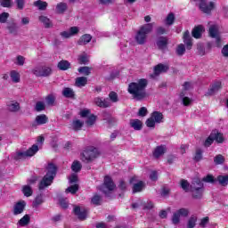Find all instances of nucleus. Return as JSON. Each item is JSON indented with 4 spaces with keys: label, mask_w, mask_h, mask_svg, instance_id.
<instances>
[{
    "label": "nucleus",
    "mask_w": 228,
    "mask_h": 228,
    "mask_svg": "<svg viewBox=\"0 0 228 228\" xmlns=\"http://www.w3.org/2000/svg\"><path fill=\"white\" fill-rule=\"evenodd\" d=\"M149 80L147 78H141L137 82H132L128 85V94L132 95L135 101H143L147 97V86Z\"/></svg>",
    "instance_id": "1"
},
{
    "label": "nucleus",
    "mask_w": 228,
    "mask_h": 228,
    "mask_svg": "<svg viewBox=\"0 0 228 228\" xmlns=\"http://www.w3.org/2000/svg\"><path fill=\"white\" fill-rule=\"evenodd\" d=\"M55 176H56V166H54V164H48L47 173L39 183V185H38L39 190H45L47 186H51V184H53V181H54Z\"/></svg>",
    "instance_id": "2"
},
{
    "label": "nucleus",
    "mask_w": 228,
    "mask_h": 228,
    "mask_svg": "<svg viewBox=\"0 0 228 228\" xmlns=\"http://www.w3.org/2000/svg\"><path fill=\"white\" fill-rule=\"evenodd\" d=\"M154 29V23H147L140 27L139 30L135 35V40L140 45H143L147 42V35L152 33Z\"/></svg>",
    "instance_id": "3"
},
{
    "label": "nucleus",
    "mask_w": 228,
    "mask_h": 228,
    "mask_svg": "<svg viewBox=\"0 0 228 228\" xmlns=\"http://www.w3.org/2000/svg\"><path fill=\"white\" fill-rule=\"evenodd\" d=\"M111 102H118V94L116 92H110L109 94V99L102 100L101 97L94 98V104L98 108H111Z\"/></svg>",
    "instance_id": "4"
},
{
    "label": "nucleus",
    "mask_w": 228,
    "mask_h": 228,
    "mask_svg": "<svg viewBox=\"0 0 228 228\" xmlns=\"http://www.w3.org/2000/svg\"><path fill=\"white\" fill-rule=\"evenodd\" d=\"M101 155L99 150L94 146L86 148L81 154V160L84 163H92L94 159H97V157Z\"/></svg>",
    "instance_id": "5"
},
{
    "label": "nucleus",
    "mask_w": 228,
    "mask_h": 228,
    "mask_svg": "<svg viewBox=\"0 0 228 228\" xmlns=\"http://www.w3.org/2000/svg\"><path fill=\"white\" fill-rule=\"evenodd\" d=\"M190 190L194 199H201L204 193V183L200 178H194L190 185Z\"/></svg>",
    "instance_id": "6"
},
{
    "label": "nucleus",
    "mask_w": 228,
    "mask_h": 228,
    "mask_svg": "<svg viewBox=\"0 0 228 228\" xmlns=\"http://www.w3.org/2000/svg\"><path fill=\"white\" fill-rule=\"evenodd\" d=\"M38 152V145L33 144L31 148L26 151H17L14 155V159H26V158H31Z\"/></svg>",
    "instance_id": "7"
},
{
    "label": "nucleus",
    "mask_w": 228,
    "mask_h": 228,
    "mask_svg": "<svg viewBox=\"0 0 228 228\" xmlns=\"http://www.w3.org/2000/svg\"><path fill=\"white\" fill-rule=\"evenodd\" d=\"M53 69L47 66H37L32 69L31 73L37 77H47V76H51Z\"/></svg>",
    "instance_id": "8"
},
{
    "label": "nucleus",
    "mask_w": 228,
    "mask_h": 228,
    "mask_svg": "<svg viewBox=\"0 0 228 228\" xmlns=\"http://www.w3.org/2000/svg\"><path fill=\"white\" fill-rule=\"evenodd\" d=\"M209 37L211 38H216V43L217 47L222 46V39L220 38V32L218 31V26L212 25L208 29Z\"/></svg>",
    "instance_id": "9"
},
{
    "label": "nucleus",
    "mask_w": 228,
    "mask_h": 228,
    "mask_svg": "<svg viewBox=\"0 0 228 228\" xmlns=\"http://www.w3.org/2000/svg\"><path fill=\"white\" fill-rule=\"evenodd\" d=\"M115 190V183H113V180L110 176L104 177V183L100 187V191L103 193H107V191H113Z\"/></svg>",
    "instance_id": "10"
},
{
    "label": "nucleus",
    "mask_w": 228,
    "mask_h": 228,
    "mask_svg": "<svg viewBox=\"0 0 228 228\" xmlns=\"http://www.w3.org/2000/svg\"><path fill=\"white\" fill-rule=\"evenodd\" d=\"M74 213L76 216H77L78 220H86V216H88V208L75 207Z\"/></svg>",
    "instance_id": "11"
},
{
    "label": "nucleus",
    "mask_w": 228,
    "mask_h": 228,
    "mask_svg": "<svg viewBox=\"0 0 228 228\" xmlns=\"http://www.w3.org/2000/svg\"><path fill=\"white\" fill-rule=\"evenodd\" d=\"M183 43L186 45V48L190 51L193 47V42L191 41V36H190V31H185L183 33Z\"/></svg>",
    "instance_id": "12"
},
{
    "label": "nucleus",
    "mask_w": 228,
    "mask_h": 228,
    "mask_svg": "<svg viewBox=\"0 0 228 228\" xmlns=\"http://www.w3.org/2000/svg\"><path fill=\"white\" fill-rule=\"evenodd\" d=\"M39 22H41V24H43L44 28H45L46 29L53 28L54 26L53 20L47 18V16H39Z\"/></svg>",
    "instance_id": "13"
},
{
    "label": "nucleus",
    "mask_w": 228,
    "mask_h": 228,
    "mask_svg": "<svg viewBox=\"0 0 228 228\" xmlns=\"http://www.w3.org/2000/svg\"><path fill=\"white\" fill-rule=\"evenodd\" d=\"M168 45V38L165 37H159L157 39V46L159 49L163 51V49H167V46Z\"/></svg>",
    "instance_id": "14"
},
{
    "label": "nucleus",
    "mask_w": 228,
    "mask_h": 228,
    "mask_svg": "<svg viewBox=\"0 0 228 228\" xmlns=\"http://www.w3.org/2000/svg\"><path fill=\"white\" fill-rule=\"evenodd\" d=\"M24 208H26L25 201L16 203L13 208V215H20L24 211Z\"/></svg>",
    "instance_id": "15"
},
{
    "label": "nucleus",
    "mask_w": 228,
    "mask_h": 228,
    "mask_svg": "<svg viewBox=\"0 0 228 228\" xmlns=\"http://www.w3.org/2000/svg\"><path fill=\"white\" fill-rule=\"evenodd\" d=\"M88 85V77H78L75 80V86L77 88H83V86H86Z\"/></svg>",
    "instance_id": "16"
},
{
    "label": "nucleus",
    "mask_w": 228,
    "mask_h": 228,
    "mask_svg": "<svg viewBox=\"0 0 228 228\" xmlns=\"http://www.w3.org/2000/svg\"><path fill=\"white\" fill-rule=\"evenodd\" d=\"M168 65H164L162 63L158 64L154 68V74L155 76H159V74H162V72H167L168 71Z\"/></svg>",
    "instance_id": "17"
},
{
    "label": "nucleus",
    "mask_w": 228,
    "mask_h": 228,
    "mask_svg": "<svg viewBox=\"0 0 228 228\" xmlns=\"http://www.w3.org/2000/svg\"><path fill=\"white\" fill-rule=\"evenodd\" d=\"M130 126H132L134 131H142L143 123L140 119H130Z\"/></svg>",
    "instance_id": "18"
},
{
    "label": "nucleus",
    "mask_w": 228,
    "mask_h": 228,
    "mask_svg": "<svg viewBox=\"0 0 228 228\" xmlns=\"http://www.w3.org/2000/svg\"><path fill=\"white\" fill-rule=\"evenodd\" d=\"M165 152H167L166 145L157 146L153 151V156L154 158H160V156H163Z\"/></svg>",
    "instance_id": "19"
},
{
    "label": "nucleus",
    "mask_w": 228,
    "mask_h": 228,
    "mask_svg": "<svg viewBox=\"0 0 228 228\" xmlns=\"http://www.w3.org/2000/svg\"><path fill=\"white\" fill-rule=\"evenodd\" d=\"M204 33V26L199 25L192 29L191 35L194 38H200Z\"/></svg>",
    "instance_id": "20"
},
{
    "label": "nucleus",
    "mask_w": 228,
    "mask_h": 228,
    "mask_svg": "<svg viewBox=\"0 0 228 228\" xmlns=\"http://www.w3.org/2000/svg\"><path fill=\"white\" fill-rule=\"evenodd\" d=\"M220 88H222V82L216 81L207 93V95H214L216 92H218V90H220Z\"/></svg>",
    "instance_id": "21"
},
{
    "label": "nucleus",
    "mask_w": 228,
    "mask_h": 228,
    "mask_svg": "<svg viewBox=\"0 0 228 228\" xmlns=\"http://www.w3.org/2000/svg\"><path fill=\"white\" fill-rule=\"evenodd\" d=\"M35 122L37 126H44V124L49 122V118H47L45 114H41L36 117Z\"/></svg>",
    "instance_id": "22"
},
{
    "label": "nucleus",
    "mask_w": 228,
    "mask_h": 228,
    "mask_svg": "<svg viewBox=\"0 0 228 228\" xmlns=\"http://www.w3.org/2000/svg\"><path fill=\"white\" fill-rule=\"evenodd\" d=\"M62 95L63 97H66V99H74V97H76V93L72 88L64 87L62 90Z\"/></svg>",
    "instance_id": "23"
},
{
    "label": "nucleus",
    "mask_w": 228,
    "mask_h": 228,
    "mask_svg": "<svg viewBox=\"0 0 228 228\" xmlns=\"http://www.w3.org/2000/svg\"><path fill=\"white\" fill-rule=\"evenodd\" d=\"M92 42V35L85 34L78 40V45H86Z\"/></svg>",
    "instance_id": "24"
},
{
    "label": "nucleus",
    "mask_w": 228,
    "mask_h": 228,
    "mask_svg": "<svg viewBox=\"0 0 228 228\" xmlns=\"http://www.w3.org/2000/svg\"><path fill=\"white\" fill-rule=\"evenodd\" d=\"M9 111H12V113H17L20 110V103L18 102H12L8 105Z\"/></svg>",
    "instance_id": "25"
},
{
    "label": "nucleus",
    "mask_w": 228,
    "mask_h": 228,
    "mask_svg": "<svg viewBox=\"0 0 228 228\" xmlns=\"http://www.w3.org/2000/svg\"><path fill=\"white\" fill-rule=\"evenodd\" d=\"M151 118L157 124H161V122H163V113L159 111H154L151 114Z\"/></svg>",
    "instance_id": "26"
},
{
    "label": "nucleus",
    "mask_w": 228,
    "mask_h": 228,
    "mask_svg": "<svg viewBox=\"0 0 228 228\" xmlns=\"http://www.w3.org/2000/svg\"><path fill=\"white\" fill-rule=\"evenodd\" d=\"M10 77L12 83H20V74L17 70H12L10 72Z\"/></svg>",
    "instance_id": "27"
},
{
    "label": "nucleus",
    "mask_w": 228,
    "mask_h": 228,
    "mask_svg": "<svg viewBox=\"0 0 228 228\" xmlns=\"http://www.w3.org/2000/svg\"><path fill=\"white\" fill-rule=\"evenodd\" d=\"M7 29L12 35H17V31H19V26H17V23L12 22L7 25Z\"/></svg>",
    "instance_id": "28"
},
{
    "label": "nucleus",
    "mask_w": 228,
    "mask_h": 228,
    "mask_svg": "<svg viewBox=\"0 0 228 228\" xmlns=\"http://www.w3.org/2000/svg\"><path fill=\"white\" fill-rule=\"evenodd\" d=\"M145 188V183L142 181L138 182L133 186V193H138Z\"/></svg>",
    "instance_id": "29"
},
{
    "label": "nucleus",
    "mask_w": 228,
    "mask_h": 228,
    "mask_svg": "<svg viewBox=\"0 0 228 228\" xmlns=\"http://www.w3.org/2000/svg\"><path fill=\"white\" fill-rule=\"evenodd\" d=\"M58 69H60V70H69V69H70V62L62 60L58 63Z\"/></svg>",
    "instance_id": "30"
},
{
    "label": "nucleus",
    "mask_w": 228,
    "mask_h": 228,
    "mask_svg": "<svg viewBox=\"0 0 228 228\" xmlns=\"http://www.w3.org/2000/svg\"><path fill=\"white\" fill-rule=\"evenodd\" d=\"M102 202V198L99 194H94L91 199V203L94 206H101Z\"/></svg>",
    "instance_id": "31"
},
{
    "label": "nucleus",
    "mask_w": 228,
    "mask_h": 228,
    "mask_svg": "<svg viewBox=\"0 0 228 228\" xmlns=\"http://www.w3.org/2000/svg\"><path fill=\"white\" fill-rule=\"evenodd\" d=\"M184 95H186V94L184 93V91H183L180 94V97L183 101V106H190L191 104V99H190L189 97L184 96Z\"/></svg>",
    "instance_id": "32"
},
{
    "label": "nucleus",
    "mask_w": 228,
    "mask_h": 228,
    "mask_svg": "<svg viewBox=\"0 0 228 228\" xmlns=\"http://www.w3.org/2000/svg\"><path fill=\"white\" fill-rule=\"evenodd\" d=\"M34 6H37L38 10H46L47 9V2H43L41 0H37L34 2Z\"/></svg>",
    "instance_id": "33"
},
{
    "label": "nucleus",
    "mask_w": 228,
    "mask_h": 228,
    "mask_svg": "<svg viewBox=\"0 0 228 228\" xmlns=\"http://www.w3.org/2000/svg\"><path fill=\"white\" fill-rule=\"evenodd\" d=\"M212 134H214V140H216V142H217V143L224 142V134L222 133L214 131V132H212Z\"/></svg>",
    "instance_id": "34"
},
{
    "label": "nucleus",
    "mask_w": 228,
    "mask_h": 228,
    "mask_svg": "<svg viewBox=\"0 0 228 228\" xmlns=\"http://www.w3.org/2000/svg\"><path fill=\"white\" fill-rule=\"evenodd\" d=\"M174 20H175V15L174 12H170L166 18L167 26H172V24H174Z\"/></svg>",
    "instance_id": "35"
},
{
    "label": "nucleus",
    "mask_w": 228,
    "mask_h": 228,
    "mask_svg": "<svg viewBox=\"0 0 228 228\" xmlns=\"http://www.w3.org/2000/svg\"><path fill=\"white\" fill-rule=\"evenodd\" d=\"M217 181L221 186H227L228 184V175H219L217 176Z\"/></svg>",
    "instance_id": "36"
},
{
    "label": "nucleus",
    "mask_w": 228,
    "mask_h": 228,
    "mask_svg": "<svg viewBox=\"0 0 228 228\" xmlns=\"http://www.w3.org/2000/svg\"><path fill=\"white\" fill-rule=\"evenodd\" d=\"M22 191L25 197H31V195H33V189H31L29 185L23 186Z\"/></svg>",
    "instance_id": "37"
},
{
    "label": "nucleus",
    "mask_w": 228,
    "mask_h": 228,
    "mask_svg": "<svg viewBox=\"0 0 228 228\" xmlns=\"http://www.w3.org/2000/svg\"><path fill=\"white\" fill-rule=\"evenodd\" d=\"M184 53H186V46L183 44L178 45L176 47V54L178 56H183Z\"/></svg>",
    "instance_id": "38"
},
{
    "label": "nucleus",
    "mask_w": 228,
    "mask_h": 228,
    "mask_svg": "<svg viewBox=\"0 0 228 228\" xmlns=\"http://www.w3.org/2000/svg\"><path fill=\"white\" fill-rule=\"evenodd\" d=\"M82 168L81 162L75 160L71 165V170L73 172H79Z\"/></svg>",
    "instance_id": "39"
},
{
    "label": "nucleus",
    "mask_w": 228,
    "mask_h": 228,
    "mask_svg": "<svg viewBox=\"0 0 228 228\" xmlns=\"http://www.w3.org/2000/svg\"><path fill=\"white\" fill-rule=\"evenodd\" d=\"M67 10V4L66 3H60L56 6L57 13H63Z\"/></svg>",
    "instance_id": "40"
},
{
    "label": "nucleus",
    "mask_w": 228,
    "mask_h": 228,
    "mask_svg": "<svg viewBox=\"0 0 228 228\" xmlns=\"http://www.w3.org/2000/svg\"><path fill=\"white\" fill-rule=\"evenodd\" d=\"M84 124L85 123L79 119L73 121L74 131H79L81 129V127H83Z\"/></svg>",
    "instance_id": "41"
},
{
    "label": "nucleus",
    "mask_w": 228,
    "mask_h": 228,
    "mask_svg": "<svg viewBox=\"0 0 228 228\" xmlns=\"http://www.w3.org/2000/svg\"><path fill=\"white\" fill-rule=\"evenodd\" d=\"M224 161H225V158H224V155H222V154L216 155L214 158V163L216 165H223V163H224Z\"/></svg>",
    "instance_id": "42"
},
{
    "label": "nucleus",
    "mask_w": 228,
    "mask_h": 228,
    "mask_svg": "<svg viewBox=\"0 0 228 228\" xmlns=\"http://www.w3.org/2000/svg\"><path fill=\"white\" fill-rule=\"evenodd\" d=\"M77 190H79V185L74 184L66 189V193H71L74 195L77 193Z\"/></svg>",
    "instance_id": "43"
},
{
    "label": "nucleus",
    "mask_w": 228,
    "mask_h": 228,
    "mask_svg": "<svg viewBox=\"0 0 228 228\" xmlns=\"http://www.w3.org/2000/svg\"><path fill=\"white\" fill-rule=\"evenodd\" d=\"M29 216L28 215H25L20 221H19V224L21 227H25V225H28L29 224Z\"/></svg>",
    "instance_id": "44"
},
{
    "label": "nucleus",
    "mask_w": 228,
    "mask_h": 228,
    "mask_svg": "<svg viewBox=\"0 0 228 228\" xmlns=\"http://www.w3.org/2000/svg\"><path fill=\"white\" fill-rule=\"evenodd\" d=\"M197 225V216H191L187 223V228H193Z\"/></svg>",
    "instance_id": "45"
},
{
    "label": "nucleus",
    "mask_w": 228,
    "mask_h": 228,
    "mask_svg": "<svg viewBox=\"0 0 228 228\" xmlns=\"http://www.w3.org/2000/svg\"><path fill=\"white\" fill-rule=\"evenodd\" d=\"M45 101L48 106H53V104H54V101H56V96H54V94H49L46 96Z\"/></svg>",
    "instance_id": "46"
},
{
    "label": "nucleus",
    "mask_w": 228,
    "mask_h": 228,
    "mask_svg": "<svg viewBox=\"0 0 228 228\" xmlns=\"http://www.w3.org/2000/svg\"><path fill=\"white\" fill-rule=\"evenodd\" d=\"M215 134L211 133L210 135L208 137V139L205 141V147H209L213 142H215Z\"/></svg>",
    "instance_id": "47"
},
{
    "label": "nucleus",
    "mask_w": 228,
    "mask_h": 228,
    "mask_svg": "<svg viewBox=\"0 0 228 228\" xmlns=\"http://www.w3.org/2000/svg\"><path fill=\"white\" fill-rule=\"evenodd\" d=\"M78 62L80 63V65H86V63H88V56L85 53L82 55H79Z\"/></svg>",
    "instance_id": "48"
},
{
    "label": "nucleus",
    "mask_w": 228,
    "mask_h": 228,
    "mask_svg": "<svg viewBox=\"0 0 228 228\" xmlns=\"http://www.w3.org/2000/svg\"><path fill=\"white\" fill-rule=\"evenodd\" d=\"M95 120H97V118L95 115L92 114L87 118L86 124H87V126H94L95 124Z\"/></svg>",
    "instance_id": "49"
},
{
    "label": "nucleus",
    "mask_w": 228,
    "mask_h": 228,
    "mask_svg": "<svg viewBox=\"0 0 228 228\" xmlns=\"http://www.w3.org/2000/svg\"><path fill=\"white\" fill-rule=\"evenodd\" d=\"M180 184L181 188H183L184 191H190V183H188L186 180H181Z\"/></svg>",
    "instance_id": "50"
},
{
    "label": "nucleus",
    "mask_w": 228,
    "mask_h": 228,
    "mask_svg": "<svg viewBox=\"0 0 228 228\" xmlns=\"http://www.w3.org/2000/svg\"><path fill=\"white\" fill-rule=\"evenodd\" d=\"M36 111H44L45 110V104L44 102H37L35 107Z\"/></svg>",
    "instance_id": "51"
},
{
    "label": "nucleus",
    "mask_w": 228,
    "mask_h": 228,
    "mask_svg": "<svg viewBox=\"0 0 228 228\" xmlns=\"http://www.w3.org/2000/svg\"><path fill=\"white\" fill-rule=\"evenodd\" d=\"M78 72H80V74H84V76H90V69L86 66L85 67H80L78 69Z\"/></svg>",
    "instance_id": "52"
},
{
    "label": "nucleus",
    "mask_w": 228,
    "mask_h": 228,
    "mask_svg": "<svg viewBox=\"0 0 228 228\" xmlns=\"http://www.w3.org/2000/svg\"><path fill=\"white\" fill-rule=\"evenodd\" d=\"M181 221V216H179V213L175 212L173 214V217H172V222L175 225H177V224H179V222Z\"/></svg>",
    "instance_id": "53"
},
{
    "label": "nucleus",
    "mask_w": 228,
    "mask_h": 228,
    "mask_svg": "<svg viewBox=\"0 0 228 228\" xmlns=\"http://www.w3.org/2000/svg\"><path fill=\"white\" fill-rule=\"evenodd\" d=\"M8 17H10V13L8 12H3L0 14V23L4 24L6 23V20H8Z\"/></svg>",
    "instance_id": "54"
},
{
    "label": "nucleus",
    "mask_w": 228,
    "mask_h": 228,
    "mask_svg": "<svg viewBox=\"0 0 228 228\" xmlns=\"http://www.w3.org/2000/svg\"><path fill=\"white\" fill-rule=\"evenodd\" d=\"M15 3L18 10H24V6L26 4L25 0H15Z\"/></svg>",
    "instance_id": "55"
},
{
    "label": "nucleus",
    "mask_w": 228,
    "mask_h": 228,
    "mask_svg": "<svg viewBox=\"0 0 228 228\" xmlns=\"http://www.w3.org/2000/svg\"><path fill=\"white\" fill-rule=\"evenodd\" d=\"M16 60H17L16 65H19L20 67H22V65H24L26 61V58H24V56L22 55H18Z\"/></svg>",
    "instance_id": "56"
},
{
    "label": "nucleus",
    "mask_w": 228,
    "mask_h": 228,
    "mask_svg": "<svg viewBox=\"0 0 228 228\" xmlns=\"http://www.w3.org/2000/svg\"><path fill=\"white\" fill-rule=\"evenodd\" d=\"M202 150L200 149H197L196 152H195V156H194V159L195 161H200V159H202Z\"/></svg>",
    "instance_id": "57"
},
{
    "label": "nucleus",
    "mask_w": 228,
    "mask_h": 228,
    "mask_svg": "<svg viewBox=\"0 0 228 228\" xmlns=\"http://www.w3.org/2000/svg\"><path fill=\"white\" fill-rule=\"evenodd\" d=\"M180 216L186 217L188 216L190 211H188V208H180L179 210L176 211Z\"/></svg>",
    "instance_id": "58"
},
{
    "label": "nucleus",
    "mask_w": 228,
    "mask_h": 228,
    "mask_svg": "<svg viewBox=\"0 0 228 228\" xmlns=\"http://www.w3.org/2000/svg\"><path fill=\"white\" fill-rule=\"evenodd\" d=\"M59 202L62 209H67L69 208V202L67 201V199L61 198Z\"/></svg>",
    "instance_id": "59"
},
{
    "label": "nucleus",
    "mask_w": 228,
    "mask_h": 228,
    "mask_svg": "<svg viewBox=\"0 0 228 228\" xmlns=\"http://www.w3.org/2000/svg\"><path fill=\"white\" fill-rule=\"evenodd\" d=\"M146 126H147V127H155L156 126V121L154 120V118L152 117H151L150 118H148L146 120Z\"/></svg>",
    "instance_id": "60"
},
{
    "label": "nucleus",
    "mask_w": 228,
    "mask_h": 228,
    "mask_svg": "<svg viewBox=\"0 0 228 228\" xmlns=\"http://www.w3.org/2000/svg\"><path fill=\"white\" fill-rule=\"evenodd\" d=\"M44 199L42 198V194L36 197L34 200V206H40V204H43Z\"/></svg>",
    "instance_id": "61"
},
{
    "label": "nucleus",
    "mask_w": 228,
    "mask_h": 228,
    "mask_svg": "<svg viewBox=\"0 0 228 228\" xmlns=\"http://www.w3.org/2000/svg\"><path fill=\"white\" fill-rule=\"evenodd\" d=\"M202 181H204V183H215L216 180L213 175H208L202 179Z\"/></svg>",
    "instance_id": "62"
},
{
    "label": "nucleus",
    "mask_w": 228,
    "mask_h": 228,
    "mask_svg": "<svg viewBox=\"0 0 228 228\" xmlns=\"http://www.w3.org/2000/svg\"><path fill=\"white\" fill-rule=\"evenodd\" d=\"M209 224V217L206 216L204 218L201 219L200 223V227H206V225Z\"/></svg>",
    "instance_id": "63"
},
{
    "label": "nucleus",
    "mask_w": 228,
    "mask_h": 228,
    "mask_svg": "<svg viewBox=\"0 0 228 228\" xmlns=\"http://www.w3.org/2000/svg\"><path fill=\"white\" fill-rule=\"evenodd\" d=\"M139 117H145L147 115V108L142 107L138 111Z\"/></svg>",
    "instance_id": "64"
}]
</instances>
